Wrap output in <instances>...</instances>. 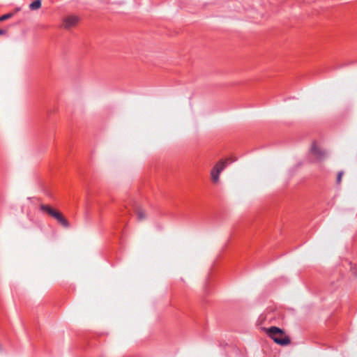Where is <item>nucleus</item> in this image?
Masks as SVG:
<instances>
[{"instance_id":"f257e3e1","label":"nucleus","mask_w":357,"mask_h":357,"mask_svg":"<svg viewBox=\"0 0 357 357\" xmlns=\"http://www.w3.org/2000/svg\"><path fill=\"white\" fill-rule=\"evenodd\" d=\"M267 335L278 344L286 346L291 342L289 337L285 335L283 330L276 326L266 329Z\"/></svg>"},{"instance_id":"f03ea898","label":"nucleus","mask_w":357,"mask_h":357,"mask_svg":"<svg viewBox=\"0 0 357 357\" xmlns=\"http://www.w3.org/2000/svg\"><path fill=\"white\" fill-rule=\"evenodd\" d=\"M227 161H219L212 169L211 174L213 182H217L219 180V176L221 172L226 167Z\"/></svg>"},{"instance_id":"7ed1b4c3","label":"nucleus","mask_w":357,"mask_h":357,"mask_svg":"<svg viewBox=\"0 0 357 357\" xmlns=\"http://www.w3.org/2000/svg\"><path fill=\"white\" fill-rule=\"evenodd\" d=\"M312 155L317 158V161H321L326 157V152L317 146L316 142H314L310 149Z\"/></svg>"},{"instance_id":"20e7f679","label":"nucleus","mask_w":357,"mask_h":357,"mask_svg":"<svg viewBox=\"0 0 357 357\" xmlns=\"http://www.w3.org/2000/svg\"><path fill=\"white\" fill-rule=\"evenodd\" d=\"M79 17L75 15H68L63 19L62 26L66 29H69L78 23Z\"/></svg>"},{"instance_id":"39448f33","label":"nucleus","mask_w":357,"mask_h":357,"mask_svg":"<svg viewBox=\"0 0 357 357\" xmlns=\"http://www.w3.org/2000/svg\"><path fill=\"white\" fill-rule=\"evenodd\" d=\"M131 210L136 214L138 220L141 221L146 219V215L144 211L137 203H133L131 208L128 209L129 213Z\"/></svg>"},{"instance_id":"423d86ee","label":"nucleus","mask_w":357,"mask_h":357,"mask_svg":"<svg viewBox=\"0 0 357 357\" xmlns=\"http://www.w3.org/2000/svg\"><path fill=\"white\" fill-rule=\"evenodd\" d=\"M52 218L55 219L62 227L65 228L70 227L69 222L59 211L57 210Z\"/></svg>"},{"instance_id":"0eeeda50","label":"nucleus","mask_w":357,"mask_h":357,"mask_svg":"<svg viewBox=\"0 0 357 357\" xmlns=\"http://www.w3.org/2000/svg\"><path fill=\"white\" fill-rule=\"evenodd\" d=\"M39 209L42 213H45L50 217H52L57 211L56 209L52 208L51 206L43 204L39 205Z\"/></svg>"},{"instance_id":"6e6552de","label":"nucleus","mask_w":357,"mask_h":357,"mask_svg":"<svg viewBox=\"0 0 357 357\" xmlns=\"http://www.w3.org/2000/svg\"><path fill=\"white\" fill-rule=\"evenodd\" d=\"M41 7V1L40 0H35L29 5V8L31 10H36L39 9Z\"/></svg>"},{"instance_id":"1a4fd4ad","label":"nucleus","mask_w":357,"mask_h":357,"mask_svg":"<svg viewBox=\"0 0 357 357\" xmlns=\"http://www.w3.org/2000/svg\"><path fill=\"white\" fill-rule=\"evenodd\" d=\"M13 14L11 13H6L5 15H3L0 16V22L7 20L13 17Z\"/></svg>"},{"instance_id":"9d476101","label":"nucleus","mask_w":357,"mask_h":357,"mask_svg":"<svg viewBox=\"0 0 357 357\" xmlns=\"http://www.w3.org/2000/svg\"><path fill=\"white\" fill-rule=\"evenodd\" d=\"M343 174H344V172L342 171H340L338 172L337 176V184H340L341 183Z\"/></svg>"},{"instance_id":"9b49d317","label":"nucleus","mask_w":357,"mask_h":357,"mask_svg":"<svg viewBox=\"0 0 357 357\" xmlns=\"http://www.w3.org/2000/svg\"><path fill=\"white\" fill-rule=\"evenodd\" d=\"M6 31L3 29H0V36L6 34Z\"/></svg>"}]
</instances>
